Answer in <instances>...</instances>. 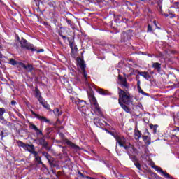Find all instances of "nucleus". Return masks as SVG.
<instances>
[{
  "mask_svg": "<svg viewBox=\"0 0 179 179\" xmlns=\"http://www.w3.org/2000/svg\"><path fill=\"white\" fill-rule=\"evenodd\" d=\"M35 141H36L37 143L43 146V148H45V149L48 150V143L45 141V139L44 138V137H41V138H37Z\"/></svg>",
  "mask_w": 179,
  "mask_h": 179,
  "instance_id": "7",
  "label": "nucleus"
},
{
  "mask_svg": "<svg viewBox=\"0 0 179 179\" xmlns=\"http://www.w3.org/2000/svg\"><path fill=\"white\" fill-rule=\"evenodd\" d=\"M135 139H136V141H138V139H139L141 136H142V133L141 132V131L138 130V127L135 128Z\"/></svg>",
  "mask_w": 179,
  "mask_h": 179,
  "instance_id": "17",
  "label": "nucleus"
},
{
  "mask_svg": "<svg viewBox=\"0 0 179 179\" xmlns=\"http://www.w3.org/2000/svg\"><path fill=\"white\" fill-rule=\"evenodd\" d=\"M25 150H27V152H29V153H31L34 150H35L34 145L27 144V149Z\"/></svg>",
  "mask_w": 179,
  "mask_h": 179,
  "instance_id": "22",
  "label": "nucleus"
},
{
  "mask_svg": "<svg viewBox=\"0 0 179 179\" xmlns=\"http://www.w3.org/2000/svg\"><path fill=\"white\" fill-rule=\"evenodd\" d=\"M20 65L21 66H22V68H24V69H26L27 72H31V71H33L34 69L33 66L31 64H28L26 66V64L21 63Z\"/></svg>",
  "mask_w": 179,
  "mask_h": 179,
  "instance_id": "15",
  "label": "nucleus"
},
{
  "mask_svg": "<svg viewBox=\"0 0 179 179\" xmlns=\"http://www.w3.org/2000/svg\"><path fill=\"white\" fill-rule=\"evenodd\" d=\"M129 156L130 157V159H131V160L134 162V163H135V162H138V159H136V157L132 156L130 154Z\"/></svg>",
  "mask_w": 179,
  "mask_h": 179,
  "instance_id": "35",
  "label": "nucleus"
},
{
  "mask_svg": "<svg viewBox=\"0 0 179 179\" xmlns=\"http://www.w3.org/2000/svg\"><path fill=\"white\" fill-rule=\"evenodd\" d=\"M137 89H138V92L140 93H141V94H143L144 96H147L148 94H146L145 92H143L142 88H141V86H137Z\"/></svg>",
  "mask_w": 179,
  "mask_h": 179,
  "instance_id": "30",
  "label": "nucleus"
},
{
  "mask_svg": "<svg viewBox=\"0 0 179 179\" xmlns=\"http://www.w3.org/2000/svg\"><path fill=\"white\" fill-rule=\"evenodd\" d=\"M152 68L156 69L158 72H160V70L162 69V64L155 62L152 64Z\"/></svg>",
  "mask_w": 179,
  "mask_h": 179,
  "instance_id": "19",
  "label": "nucleus"
},
{
  "mask_svg": "<svg viewBox=\"0 0 179 179\" xmlns=\"http://www.w3.org/2000/svg\"><path fill=\"white\" fill-rule=\"evenodd\" d=\"M136 79H138L139 78V76H136Z\"/></svg>",
  "mask_w": 179,
  "mask_h": 179,
  "instance_id": "52",
  "label": "nucleus"
},
{
  "mask_svg": "<svg viewBox=\"0 0 179 179\" xmlns=\"http://www.w3.org/2000/svg\"><path fill=\"white\" fill-rule=\"evenodd\" d=\"M65 143L69 146H71V148H72V149H75L76 150H80V148L79 146L76 145V144L72 143V141H71L68 139H66Z\"/></svg>",
  "mask_w": 179,
  "mask_h": 179,
  "instance_id": "13",
  "label": "nucleus"
},
{
  "mask_svg": "<svg viewBox=\"0 0 179 179\" xmlns=\"http://www.w3.org/2000/svg\"><path fill=\"white\" fill-rule=\"evenodd\" d=\"M67 40L69 41V44L71 47V48H73V41H72V39H71V38H67Z\"/></svg>",
  "mask_w": 179,
  "mask_h": 179,
  "instance_id": "31",
  "label": "nucleus"
},
{
  "mask_svg": "<svg viewBox=\"0 0 179 179\" xmlns=\"http://www.w3.org/2000/svg\"><path fill=\"white\" fill-rule=\"evenodd\" d=\"M159 57H163V55H162V54H160V55H159Z\"/></svg>",
  "mask_w": 179,
  "mask_h": 179,
  "instance_id": "55",
  "label": "nucleus"
},
{
  "mask_svg": "<svg viewBox=\"0 0 179 179\" xmlns=\"http://www.w3.org/2000/svg\"><path fill=\"white\" fill-rule=\"evenodd\" d=\"M148 145H150V142H148Z\"/></svg>",
  "mask_w": 179,
  "mask_h": 179,
  "instance_id": "59",
  "label": "nucleus"
},
{
  "mask_svg": "<svg viewBox=\"0 0 179 179\" xmlns=\"http://www.w3.org/2000/svg\"><path fill=\"white\" fill-rule=\"evenodd\" d=\"M155 170L158 173H161V174H162V176H164V177H165V178H171V176H170V174L164 172V171H163V169H162V168L156 166Z\"/></svg>",
  "mask_w": 179,
  "mask_h": 179,
  "instance_id": "14",
  "label": "nucleus"
},
{
  "mask_svg": "<svg viewBox=\"0 0 179 179\" xmlns=\"http://www.w3.org/2000/svg\"><path fill=\"white\" fill-rule=\"evenodd\" d=\"M176 12H177V8L174 7H171L169 10V16L171 18L176 17Z\"/></svg>",
  "mask_w": 179,
  "mask_h": 179,
  "instance_id": "16",
  "label": "nucleus"
},
{
  "mask_svg": "<svg viewBox=\"0 0 179 179\" xmlns=\"http://www.w3.org/2000/svg\"><path fill=\"white\" fill-rule=\"evenodd\" d=\"M118 79L120 80V83H124L127 82V78H123L122 76H121V75L118 76Z\"/></svg>",
  "mask_w": 179,
  "mask_h": 179,
  "instance_id": "27",
  "label": "nucleus"
},
{
  "mask_svg": "<svg viewBox=\"0 0 179 179\" xmlns=\"http://www.w3.org/2000/svg\"><path fill=\"white\" fill-rule=\"evenodd\" d=\"M150 128L153 130L154 134H156L157 131V125L150 124Z\"/></svg>",
  "mask_w": 179,
  "mask_h": 179,
  "instance_id": "28",
  "label": "nucleus"
},
{
  "mask_svg": "<svg viewBox=\"0 0 179 179\" xmlns=\"http://www.w3.org/2000/svg\"><path fill=\"white\" fill-rule=\"evenodd\" d=\"M135 73H138V75H141V76H143L145 79L147 80H149L150 79L151 76L149 75V73L147 71H139L138 70H135Z\"/></svg>",
  "mask_w": 179,
  "mask_h": 179,
  "instance_id": "8",
  "label": "nucleus"
},
{
  "mask_svg": "<svg viewBox=\"0 0 179 179\" xmlns=\"http://www.w3.org/2000/svg\"><path fill=\"white\" fill-rule=\"evenodd\" d=\"M59 36H61V37L63 38V40L66 39V36L62 35L61 33H59Z\"/></svg>",
  "mask_w": 179,
  "mask_h": 179,
  "instance_id": "43",
  "label": "nucleus"
},
{
  "mask_svg": "<svg viewBox=\"0 0 179 179\" xmlns=\"http://www.w3.org/2000/svg\"><path fill=\"white\" fill-rule=\"evenodd\" d=\"M20 43L21 44L22 48H24L25 50H29L30 51H36L34 47L33 46V44L27 42L26 39L22 38L20 41Z\"/></svg>",
  "mask_w": 179,
  "mask_h": 179,
  "instance_id": "5",
  "label": "nucleus"
},
{
  "mask_svg": "<svg viewBox=\"0 0 179 179\" xmlns=\"http://www.w3.org/2000/svg\"><path fill=\"white\" fill-rule=\"evenodd\" d=\"M153 23H154L155 26L157 27V29H160V28H159V27H157V24L156 23V20H154Z\"/></svg>",
  "mask_w": 179,
  "mask_h": 179,
  "instance_id": "44",
  "label": "nucleus"
},
{
  "mask_svg": "<svg viewBox=\"0 0 179 179\" xmlns=\"http://www.w3.org/2000/svg\"><path fill=\"white\" fill-rule=\"evenodd\" d=\"M143 141H144L145 142H148V141H146V140H147V139H149V137H148V136H143Z\"/></svg>",
  "mask_w": 179,
  "mask_h": 179,
  "instance_id": "41",
  "label": "nucleus"
},
{
  "mask_svg": "<svg viewBox=\"0 0 179 179\" xmlns=\"http://www.w3.org/2000/svg\"><path fill=\"white\" fill-rule=\"evenodd\" d=\"M36 135H42L43 136V131H41V130L38 129L36 130Z\"/></svg>",
  "mask_w": 179,
  "mask_h": 179,
  "instance_id": "37",
  "label": "nucleus"
},
{
  "mask_svg": "<svg viewBox=\"0 0 179 179\" xmlns=\"http://www.w3.org/2000/svg\"><path fill=\"white\" fill-rule=\"evenodd\" d=\"M87 178H89V179H94V178H91V177H87Z\"/></svg>",
  "mask_w": 179,
  "mask_h": 179,
  "instance_id": "53",
  "label": "nucleus"
},
{
  "mask_svg": "<svg viewBox=\"0 0 179 179\" xmlns=\"http://www.w3.org/2000/svg\"><path fill=\"white\" fill-rule=\"evenodd\" d=\"M174 132H179V127H175L173 129Z\"/></svg>",
  "mask_w": 179,
  "mask_h": 179,
  "instance_id": "42",
  "label": "nucleus"
},
{
  "mask_svg": "<svg viewBox=\"0 0 179 179\" xmlns=\"http://www.w3.org/2000/svg\"><path fill=\"white\" fill-rule=\"evenodd\" d=\"M76 104H77V107L83 114H85L86 110H87V106H86V102L85 101H80V99H77L75 101Z\"/></svg>",
  "mask_w": 179,
  "mask_h": 179,
  "instance_id": "4",
  "label": "nucleus"
},
{
  "mask_svg": "<svg viewBox=\"0 0 179 179\" xmlns=\"http://www.w3.org/2000/svg\"><path fill=\"white\" fill-rule=\"evenodd\" d=\"M0 136H1V138L6 136L5 134L3 133V131L2 130H0Z\"/></svg>",
  "mask_w": 179,
  "mask_h": 179,
  "instance_id": "40",
  "label": "nucleus"
},
{
  "mask_svg": "<svg viewBox=\"0 0 179 179\" xmlns=\"http://www.w3.org/2000/svg\"><path fill=\"white\" fill-rule=\"evenodd\" d=\"M137 86H141V80L137 81Z\"/></svg>",
  "mask_w": 179,
  "mask_h": 179,
  "instance_id": "48",
  "label": "nucleus"
},
{
  "mask_svg": "<svg viewBox=\"0 0 179 179\" xmlns=\"http://www.w3.org/2000/svg\"><path fill=\"white\" fill-rule=\"evenodd\" d=\"M31 153V155H34L35 158L38 157V152H37V151L35 150H34Z\"/></svg>",
  "mask_w": 179,
  "mask_h": 179,
  "instance_id": "34",
  "label": "nucleus"
},
{
  "mask_svg": "<svg viewBox=\"0 0 179 179\" xmlns=\"http://www.w3.org/2000/svg\"><path fill=\"white\" fill-rule=\"evenodd\" d=\"M0 65H2V62H0Z\"/></svg>",
  "mask_w": 179,
  "mask_h": 179,
  "instance_id": "58",
  "label": "nucleus"
},
{
  "mask_svg": "<svg viewBox=\"0 0 179 179\" xmlns=\"http://www.w3.org/2000/svg\"><path fill=\"white\" fill-rule=\"evenodd\" d=\"M176 3V5H179V3H177V2H176V3Z\"/></svg>",
  "mask_w": 179,
  "mask_h": 179,
  "instance_id": "57",
  "label": "nucleus"
},
{
  "mask_svg": "<svg viewBox=\"0 0 179 179\" xmlns=\"http://www.w3.org/2000/svg\"><path fill=\"white\" fill-rule=\"evenodd\" d=\"M48 154V152H42L43 156H45V157Z\"/></svg>",
  "mask_w": 179,
  "mask_h": 179,
  "instance_id": "47",
  "label": "nucleus"
},
{
  "mask_svg": "<svg viewBox=\"0 0 179 179\" xmlns=\"http://www.w3.org/2000/svg\"><path fill=\"white\" fill-rule=\"evenodd\" d=\"M120 85L124 90L129 89V84L128 83V81H125L124 83H120Z\"/></svg>",
  "mask_w": 179,
  "mask_h": 179,
  "instance_id": "20",
  "label": "nucleus"
},
{
  "mask_svg": "<svg viewBox=\"0 0 179 179\" xmlns=\"http://www.w3.org/2000/svg\"><path fill=\"white\" fill-rule=\"evenodd\" d=\"M89 100L91 103V106L92 107V110L96 114V115H103V112H101V109L100 108V106H99V103H97V99H96V97L93 94L89 95Z\"/></svg>",
  "mask_w": 179,
  "mask_h": 179,
  "instance_id": "2",
  "label": "nucleus"
},
{
  "mask_svg": "<svg viewBox=\"0 0 179 179\" xmlns=\"http://www.w3.org/2000/svg\"><path fill=\"white\" fill-rule=\"evenodd\" d=\"M90 1V2H93V0H89Z\"/></svg>",
  "mask_w": 179,
  "mask_h": 179,
  "instance_id": "56",
  "label": "nucleus"
},
{
  "mask_svg": "<svg viewBox=\"0 0 179 179\" xmlns=\"http://www.w3.org/2000/svg\"><path fill=\"white\" fill-rule=\"evenodd\" d=\"M35 160L37 162L38 164H42L43 167H45V165L41 161V157L40 156H38L35 158Z\"/></svg>",
  "mask_w": 179,
  "mask_h": 179,
  "instance_id": "26",
  "label": "nucleus"
},
{
  "mask_svg": "<svg viewBox=\"0 0 179 179\" xmlns=\"http://www.w3.org/2000/svg\"><path fill=\"white\" fill-rule=\"evenodd\" d=\"M177 157L179 159V153L177 154Z\"/></svg>",
  "mask_w": 179,
  "mask_h": 179,
  "instance_id": "54",
  "label": "nucleus"
},
{
  "mask_svg": "<svg viewBox=\"0 0 179 179\" xmlns=\"http://www.w3.org/2000/svg\"><path fill=\"white\" fill-rule=\"evenodd\" d=\"M57 124H61V121L59 120H58V119L57 120Z\"/></svg>",
  "mask_w": 179,
  "mask_h": 179,
  "instance_id": "49",
  "label": "nucleus"
},
{
  "mask_svg": "<svg viewBox=\"0 0 179 179\" xmlns=\"http://www.w3.org/2000/svg\"><path fill=\"white\" fill-rule=\"evenodd\" d=\"M115 138L117 142L119 143L120 146L122 148H125V146H127V144L129 143H127V140L124 136H116Z\"/></svg>",
  "mask_w": 179,
  "mask_h": 179,
  "instance_id": "6",
  "label": "nucleus"
},
{
  "mask_svg": "<svg viewBox=\"0 0 179 179\" xmlns=\"http://www.w3.org/2000/svg\"><path fill=\"white\" fill-rule=\"evenodd\" d=\"M6 149H8V147L5 146L4 147V150H6Z\"/></svg>",
  "mask_w": 179,
  "mask_h": 179,
  "instance_id": "50",
  "label": "nucleus"
},
{
  "mask_svg": "<svg viewBox=\"0 0 179 179\" xmlns=\"http://www.w3.org/2000/svg\"><path fill=\"white\" fill-rule=\"evenodd\" d=\"M48 5L50 8H52V6H54V4H52V3H48Z\"/></svg>",
  "mask_w": 179,
  "mask_h": 179,
  "instance_id": "46",
  "label": "nucleus"
},
{
  "mask_svg": "<svg viewBox=\"0 0 179 179\" xmlns=\"http://www.w3.org/2000/svg\"><path fill=\"white\" fill-rule=\"evenodd\" d=\"M119 104L125 111V113H131V109L128 106H127V105L124 104L122 102H120Z\"/></svg>",
  "mask_w": 179,
  "mask_h": 179,
  "instance_id": "18",
  "label": "nucleus"
},
{
  "mask_svg": "<svg viewBox=\"0 0 179 179\" xmlns=\"http://www.w3.org/2000/svg\"><path fill=\"white\" fill-rule=\"evenodd\" d=\"M17 143L20 148H23L24 149V150H26V149L27 148V144H26L20 141H17Z\"/></svg>",
  "mask_w": 179,
  "mask_h": 179,
  "instance_id": "21",
  "label": "nucleus"
},
{
  "mask_svg": "<svg viewBox=\"0 0 179 179\" xmlns=\"http://www.w3.org/2000/svg\"><path fill=\"white\" fill-rule=\"evenodd\" d=\"M119 103H123L127 106L134 104V96L128 92V90H124L121 88H118Z\"/></svg>",
  "mask_w": 179,
  "mask_h": 179,
  "instance_id": "1",
  "label": "nucleus"
},
{
  "mask_svg": "<svg viewBox=\"0 0 179 179\" xmlns=\"http://www.w3.org/2000/svg\"><path fill=\"white\" fill-rule=\"evenodd\" d=\"M16 104V101L13 100L11 101V105L15 106Z\"/></svg>",
  "mask_w": 179,
  "mask_h": 179,
  "instance_id": "45",
  "label": "nucleus"
},
{
  "mask_svg": "<svg viewBox=\"0 0 179 179\" xmlns=\"http://www.w3.org/2000/svg\"><path fill=\"white\" fill-rule=\"evenodd\" d=\"M38 100L40 104H41L43 107H44V108H46V110H50V105L47 103L45 101H44V99H43V97H41V96H38Z\"/></svg>",
  "mask_w": 179,
  "mask_h": 179,
  "instance_id": "11",
  "label": "nucleus"
},
{
  "mask_svg": "<svg viewBox=\"0 0 179 179\" xmlns=\"http://www.w3.org/2000/svg\"><path fill=\"white\" fill-rule=\"evenodd\" d=\"M124 149L127 150V153L129 155L130 153H132V152H135V147H134V145H131L129 143L125 145Z\"/></svg>",
  "mask_w": 179,
  "mask_h": 179,
  "instance_id": "12",
  "label": "nucleus"
},
{
  "mask_svg": "<svg viewBox=\"0 0 179 179\" xmlns=\"http://www.w3.org/2000/svg\"><path fill=\"white\" fill-rule=\"evenodd\" d=\"M45 157L47 159L49 164L51 165L52 167H55V159L51 157L49 154L45 155Z\"/></svg>",
  "mask_w": 179,
  "mask_h": 179,
  "instance_id": "10",
  "label": "nucleus"
},
{
  "mask_svg": "<svg viewBox=\"0 0 179 179\" xmlns=\"http://www.w3.org/2000/svg\"><path fill=\"white\" fill-rule=\"evenodd\" d=\"M153 29L152 28V26L150 24H148V31H152Z\"/></svg>",
  "mask_w": 179,
  "mask_h": 179,
  "instance_id": "39",
  "label": "nucleus"
},
{
  "mask_svg": "<svg viewBox=\"0 0 179 179\" xmlns=\"http://www.w3.org/2000/svg\"><path fill=\"white\" fill-rule=\"evenodd\" d=\"M0 58H2V53L0 52Z\"/></svg>",
  "mask_w": 179,
  "mask_h": 179,
  "instance_id": "51",
  "label": "nucleus"
},
{
  "mask_svg": "<svg viewBox=\"0 0 179 179\" xmlns=\"http://www.w3.org/2000/svg\"><path fill=\"white\" fill-rule=\"evenodd\" d=\"M9 64H10V65H17V62H16V60L13 59H10V62Z\"/></svg>",
  "mask_w": 179,
  "mask_h": 179,
  "instance_id": "32",
  "label": "nucleus"
},
{
  "mask_svg": "<svg viewBox=\"0 0 179 179\" xmlns=\"http://www.w3.org/2000/svg\"><path fill=\"white\" fill-rule=\"evenodd\" d=\"M98 93H99V94H102V96H107L108 94L107 91L103 89H98Z\"/></svg>",
  "mask_w": 179,
  "mask_h": 179,
  "instance_id": "25",
  "label": "nucleus"
},
{
  "mask_svg": "<svg viewBox=\"0 0 179 179\" xmlns=\"http://www.w3.org/2000/svg\"><path fill=\"white\" fill-rule=\"evenodd\" d=\"M40 91L36 90V97L38 99V97H40Z\"/></svg>",
  "mask_w": 179,
  "mask_h": 179,
  "instance_id": "38",
  "label": "nucleus"
},
{
  "mask_svg": "<svg viewBox=\"0 0 179 179\" xmlns=\"http://www.w3.org/2000/svg\"><path fill=\"white\" fill-rule=\"evenodd\" d=\"M141 1H145V0H141Z\"/></svg>",
  "mask_w": 179,
  "mask_h": 179,
  "instance_id": "60",
  "label": "nucleus"
},
{
  "mask_svg": "<svg viewBox=\"0 0 179 179\" xmlns=\"http://www.w3.org/2000/svg\"><path fill=\"white\" fill-rule=\"evenodd\" d=\"M31 114H32V115H34L36 118H38V120H40V121H43V122H50V120L47 119V117L41 116L40 115L34 113V111L33 110H31Z\"/></svg>",
  "mask_w": 179,
  "mask_h": 179,
  "instance_id": "9",
  "label": "nucleus"
},
{
  "mask_svg": "<svg viewBox=\"0 0 179 179\" xmlns=\"http://www.w3.org/2000/svg\"><path fill=\"white\" fill-rule=\"evenodd\" d=\"M77 64L81 69V74L85 80L87 79V73H86V65H85V61L79 58L77 59Z\"/></svg>",
  "mask_w": 179,
  "mask_h": 179,
  "instance_id": "3",
  "label": "nucleus"
},
{
  "mask_svg": "<svg viewBox=\"0 0 179 179\" xmlns=\"http://www.w3.org/2000/svg\"><path fill=\"white\" fill-rule=\"evenodd\" d=\"M134 165L138 169V170H142V166L141 164H139V162H138V161H134Z\"/></svg>",
  "mask_w": 179,
  "mask_h": 179,
  "instance_id": "29",
  "label": "nucleus"
},
{
  "mask_svg": "<svg viewBox=\"0 0 179 179\" xmlns=\"http://www.w3.org/2000/svg\"><path fill=\"white\" fill-rule=\"evenodd\" d=\"M30 128L31 129H34V131H38V128H37V126L33 124H30Z\"/></svg>",
  "mask_w": 179,
  "mask_h": 179,
  "instance_id": "33",
  "label": "nucleus"
},
{
  "mask_svg": "<svg viewBox=\"0 0 179 179\" xmlns=\"http://www.w3.org/2000/svg\"><path fill=\"white\" fill-rule=\"evenodd\" d=\"M53 113L56 117H59L62 114V111L59 110L58 108H55L53 110Z\"/></svg>",
  "mask_w": 179,
  "mask_h": 179,
  "instance_id": "23",
  "label": "nucleus"
},
{
  "mask_svg": "<svg viewBox=\"0 0 179 179\" xmlns=\"http://www.w3.org/2000/svg\"><path fill=\"white\" fill-rule=\"evenodd\" d=\"M66 22L71 27H73V24L72 21H71V20H66Z\"/></svg>",
  "mask_w": 179,
  "mask_h": 179,
  "instance_id": "36",
  "label": "nucleus"
},
{
  "mask_svg": "<svg viewBox=\"0 0 179 179\" xmlns=\"http://www.w3.org/2000/svg\"><path fill=\"white\" fill-rule=\"evenodd\" d=\"M6 113L5 108H0V120H3V114Z\"/></svg>",
  "mask_w": 179,
  "mask_h": 179,
  "instance_id": "24",
  "label": "nucleus"
}]
</instances>
